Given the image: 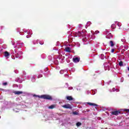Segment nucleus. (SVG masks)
<instances>
[{
	"mask_svg": "<svg viewBox=\"0 0 129 129\" xmlns=\"http://www.w3.org/2000/svg\"><path fill=\"white\" fill-rule=\"evenodd\" d=\"M39 98H43L44 99H52V97L48 95H42L41 96H38Z\"/></svg>",
	"mask_w": 129,
	"mask_h": 129,
	"instance_id": "nucleus-1",
	"label": "nucleus"
},
{
	"mask_svg": "<svg viewBox=\"0 0 129 129\" xmlns=\"http://www.w3.org/2000/svg\"><path fill=\"white\" fill-rule=\"evenodd\" d=\"M62 107H63V108H72V107H71V105L69 104L63 105Z\"/></svg>",
	"mask_w": 129,
	"mask_h": 129,
	"instance_id": "nucleus-2",
	"label": "nucleus"
},
{
	"mask_svg": "<svg viewBox=\"0 0 129 129\" xmlns=\"http://www.w3.org/2000/svg\"><path fill=\"white\" fill-rule=\"evenodd\" d=\"M79 61H80V58L78 57L73 58V61L75 62V63H78V62H79Z\"/></svg>",
	"mask_w": 129,
	"mask_h": 129,
	"instance_id": "nucleus-3",
	"label": "nucleus"
},
{
	"mask_svg": "<svg viewBox=\"0 0 129 129\" xmlns=\"http://www.w3.org/2000/svg\"><path fill=\"white\" fill-rule=\"evenodd\" d=\"M4 56L7 58H9V56H10V53H9L8 51H5L4 53Z\"/></svg>",
	"mask_w": 129,
	"mask_h": 129,
	"instance_id": "nucleus-4",
	"label": "nucleus"
},
{
	"mask_svg": "<svg viewBox=\"0 0 129 129\" xmlns=\"http://www.w3.org/2000/svg\"><path fill=\"white\" fill-rule=\"evenodd\" d=\"M120 112L118 111H115L112 112V114H114V115H117V114H119Z\"/></svg>",
	"mask_w": 129,
	"mask_h": 129,
	"instance_id": "nucleus-5",
	"label": "nucleus"
},
{
	"mask_svg": "<svg viewBox=\"0 0 129 129\" xmlns=\"http://www.w3.org/2000/svg\"><path fill=\"white\" fill-rule=\"evenodd\" d=\"M87 104H89V105H91V106H94L95 105H97L96 104H95V103H90V102H87Z\"/></svg>",
	"mask_w": 129,
	"mask_h": 129,
	"instance_id": "nucleus-6",
	"label": "nucleus"
},
{
	"mask_svg": "<svg viewBox=\"0 0 129 129\" xmlns=\"http://www.w3.org/2000/svg\"><path fill=\"white\" fill-rule=\"evenodd\" d=\"M55 107H56V105H52L49 106L48 108H49V109H52V108H55Z\"/></svg>",
	"mask_w": 129,
	"mask_h": 129,
	"instance_id": "nucleus-7",
	"label": "nucleus"
},
{
	"mask_svg": "<svg viewBox=\"0 0 129 129\" xmlns=\"http://www.w3.org/2000/svg\"><path fill=\"white\" fill-rule=\"evenodd\" d=\"M14 93L15 94H22V93H23V92L22 91H16V92H14Z\"/></svg>",
	"mask_w": 129,
	"mask_h": 129,
	"instance_id": "nucleus-8",
	"label": "nucleus"
},
{
	"mask_svg": "<svg viewBox=\"0 0 129 129\" xmlns=\"http://www.w3.org/2000/svg\"><path fill=\"white\" fill-rule=\"evenodd\" d=\"M67 99H68V100H73V98L71 96H68L67 97Z\"/></svg>",
	"mask_w": 129,
	"mask_h": 129,
	"instance_id": "nucleus-9",
	"label": "nucleus"
},
{
	"mask_svg": "<svg viewBox=\"0 0 129 129\" xmlns=\"http://www.w3.org/2000/svg\"><path fill=\"white\" fill-rule=\"evenodd\" d=\"M66 52H71V49L70 48V47H67L66 48Z\"/></svg>",
	"mask_w": 129,
	"mask_h": 129,
	"instance_id": "nucleus-10",
	"label": "nucleus"
},
{
	"mask_svg": "<svg viewBox=\"0 0 129 129\" xmlns=\"http://www.w3.org/2000/svg\"><path fill=\"white\" fill-rule=\"evenodd\" d=\"M73 114H74V115H78V111H76L73 112Z\"/></svg>",
	"mask_w": 129,
	"mask_h": 129,
	"instance_id": "nucleus-11",
	"label": "nucleus"
},
{
	"mask_svg": "<svg viewBox=\"0 0 129 129\" xmlns=\"http://www.w3.org/2000/svg\"><path fill=\"white\" fill-rule=\"evenodd\" d=\"M78 36L79 37H82V33H81V32H79L78 33Z\"/></svg>",
	"mask_w": 129,
	"mask_h": 129,
	"instance_id": "nucleus-12",
	"label": "nucleus"
},
{
	"mask_svg": "<svg viewBox=\"0 0 129 129\" xmlns=\"http://www.w3.org/2000/svg\"><path fill=\"white\" fill-rule=\"evenodd\" d=\"M110 46H111V47H112V46H113V42H112V41H110Z\"/></svg>",
	"mask_w": 129,
	"mask_h": 129,
	"instance_id": "nucleus-13",
	"label": "nucleus"
},
{
	"mask_svg": "<svg viewBox=\"0 0 129 129\" xmlns=\"http://www.w3.org/2000/svg\"><path fill=\"white\" fill-rule=\"evenodd\" d=\"M112 29H115V25L112 24L111 26Z\"/></svg>",
	"mask_w": 129,
	"mask_h": 129,
	"instance_id": "nucleus-14",
	"label": "nucleus"
},
{
	"mask_svg": "<svg viewBox=\"0 0 129 129\" xmlns=\"http://www.w3.org/2000/svg\"><path fill=\"white\" fill-rule=\"evenodd\" d=\"M76 125L77 126H80V125H81V123L78 122V123H77Z\"/></svg>",
	"mask_w": 129,
	"mask_h": 129,
	"instance_id": "nucleus-15",
	"label": "nucleus"
},
{
	"mask_svg": "<svg viewBox=\"0 0 129 129\" xmlns=\"http://www.w3.org/2000/svg\"><path fill=\"white\" fill-rule=\"evenodd\" d=\"M101 58L102 59H104V55L103 54H101Z\"/></svg>",
	"mask_w": 129,
	"mask_h": 129,
	"instance_id": "nucleus-16",
	"label": "nucleus"
},
{
	"mask_svg": "<svg viewBox=\"0 0 129 129\" xmlns=\"http://www.w3.org/2000/svg\"><path fill=\"white\" fill-rule=\"evenodd\" d=\"M119 66H122V61H120L119 62Z\"/></svg>",
	"mask_w": 129,
	"mask_h": 129,
	"instance_id": "nucleus-17",
	"label": "nucleus"
},
{
	"mask_svg": "<svg viewBox=\"0 0 129 129\" xmlns=\"http://www.w3.org/2000/svg\"><path fill=\"white\" fill-rule=\"evenodd\" d=\"M117 25L118 26V27H120V26H121V24L120 23H118L117 24Z\"/></svg>",
	"mask_w": 129,
	"mask_h": 129,
	"instance_id": "nucleus-18",
	"label": "nucleus"
},
{
	"mask_svg": "<svg viewBox=\"0 0 129 129\" xmlns=\"http://www.w3.org/2000/svg\"><path fill=\"white\" fill-rule=\"evenodd\" d=\"M98 33H99V31H96L95 32V33H96V34H98Z\"/></svg>",
	"mask_w": 129,
	"mask_h": 129,
	"instance_id": "nucleus-19",
	"label": "nucleus"
},
{
	"mask_svg": "<svg viewBox=\"0 0 129 129\" xmlns=\"http://www.w3.org/2000/svg\"><path fill=\"white\" fill-rule=\"evenodd\" d=\"M111 52H112V53H113V52H114V49H112L111 50Z\"/></svg>",
	"mask_w": 129,
	"mask_h": 129,
	"instance_id": "nucleus-20",
	"label": "nucleus"
},
{
	"mask_svg": "<svg viewBox=\"0 0 129 129\" xmlns=\"http://www.w3.org/2000/svg\"><path fill=\"white\" fill-rule=\"evenodd\" d=\"M4 85H7V83H4Z\"/></svg>",
	"mask_w": 129,
	"mask_h": 129,
	"instance_id": "nucleus-21",
	"label": "nucleus"
},
{
	"mask_svg": "<svg viewBox=\"0 0 129 129\" xmlns=\"http://www.w3.org/2000/svg\"><path fill=\"white\" fill-rule=\"evenodd\" d=\"M32 80H33V81H35V78H33V79H32Z\"/></svg>",
	"mask_w": 129,
	"mask_h": 129,
	"instance_id": "nucleus-22",
	"label": "nucleus"
},
{
	"mask_svg": "<svg viewBox=\"0 0 129 129\" xmlns=\"http://www.w3.org/2000/svg\"><path fill=\"white\" fill-rule=\"evenodd\" d=\"M73 88L72 87H71V88H69V89H73Z\"/></svg>",
	"mask_w": 129,
	"mask_h": 129,
	"instance_id": "nucleus-23",
	"label": "nucleus"
},
{
	"mask_svg": "<svg viewBox=\"0 0 129 129\" xmlns=\"http://www.w3.org/2000/svg\"><path fill=\"white\" fill-rule=\"evenodd\" d=\"M127 112H129V109L126 110Z\"/></svg>",
	"mask_w": 129,
	"mask_h": 129,
	"instance_id": "nucleus-24",
	"label": "nucleus"
},
{
	"mask_svg": "<svg viewBox=\"0 0 129 129\" xmlns=\"http://www.w3.org/2000/svg\"><path fill=\"white\" fill-rule=\"evenodd\" d=\"M121 41H122V42H124V40H121Z\"/></svg>",
	"mask_w": 129,
	"mask_h": 129,
	"instance_id": "nucleus-25",
	"label": "nucleus"
},
{
	"mask_svg": "<svg viewBox=\"0 0 129 129\" xmlns=\"http://www.w3.org/2000/svg\"><path fill=\"white\" fill-rule=\"evenodd\" d=\"M128 70L129 71V67L128 68Z\"/></svg>",
	"mask_w": 129,
	"mask_h": 129,
	"instance_id": "nucleus-26",
	"label": "nucleus"
},
{
	"mask_svg": "<svg viewBox=\"0 0 129 129\" xmlns=\"http://www.w3.org/2000/svg\"><path fill=\"white\" fill-rule=\"evenodd\" d=\"M27 38H29L28 36H27Z\"/></svg>",
	"mask_w": 129,
	"mask_h": 129,
	"instance_id": "nucleus-27",
	"label": "nucleus"
}]
</instances>
